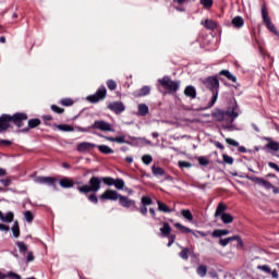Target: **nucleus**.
<instances>
[{"mask_svg":"<svg viewBox=\"0 0 279 279\" xmlns=\"http://www.w3.org/2000/svg\"><path fill=\"white\" fill-rule=\"evenodd\" d=\"M239 117V107L235 104H232L226 111L218 110L214 113L216 121L222 123V130L227 132H234L236 128L232 125L234 120Z\"/></svg>","mask_w":279,"mask_h":279,"instance_id":"1","label":"nucleus"},{"mask_svg":"<svg viewBox=\"0 0 279 279\" xmlns=\"http://www.w3.org/2000/svg\"><path fill=\"white\" fill-rule=\"evenodd\" d=\"M203 84L207 88H210L213 93L211 99L208 104V108H213V106L217 104V99L219 98V78H217L216 76H209L203 81Z\"/></svg>","mask_w":279,"mask_h":279,"instance_id":"2","label":"nucleus"},{"mask_svg":"<svg viewBox=\"0 0 279 279\" xmlns=\"http://www.w3.org/2000/svg\"><path fill=\"white\" fill-rule=\"evenodd\" d=\"M101 189V178L92 177L89 185H83L78 187L80 193H97Z\"/></svg>","mask_w":279,"mask_h":279,"instance_id":"3","label":"nucleus"},{"mask_svg":"<svg viewBox=\"0 0 279 279\" xmlns=\"http://www.w3.org/2000/svg\"><path fill=\"white\" fill-rule=\"evenodd\" d=\"M262 19L267 29L270 31L271 34H275V36H279L278 28H276V25L271 22V17H269V12L267 11V4L265 3L262 5Z\"/></svg>","mask_w":279,"mask_h":279,"instance_id":"4","label":"nucleus"},{"mask_svg":"<svg viewBox=\"0 0 279 279\" xmlns=\"http://www.w3.org/2000/svg\"><path fill=\"white\" fill-rule=\"evenodd\" d=\"M158 82L170 93H178L180 88V81H171L169 76H163L162 78H159Z\"/></svg>","mask_w":279,"mask_h":279,"instance_id":"5","label":"nucleus"},{"mask_svg":"<svg viewBox=\"0 0 279 279\" xmlns=\"http://www.w3.org/2000/svg\"><path fill=\"white\" fill-rule=\"evenodd\" d=\"M251 180L255 184H258V186H263L264 189H266V191H271V189H272V193L275 195H278L279 189L277 186H275L274 184H271V182H269L263 178H258V177H252Z\"/></svg>","mask_w":279,"mask_h":279,"instance_id":"6","label":"nucleus"},{"mask_svg":"<svg viewBox=\"0 0 279 279\" xmlns=\"http://www.w3.org/2000/svg\"><path fill=\"white\" fill-rule=\"evenodd\" d=\"M106 86H101L94 95L87 96V101H90V104H97L98 101H101V99H106Z\"/></svg>","mask_w":279,"mask_h":279,"instance_id":"7","label":"nucleus"},{"mask_svg":"<svg viewBox=\"0 0 279 279\" xmlns=\"http://www.w3.org/2000/svg\"><path fill=\"white\" fill-rule=\"evenodd\" d=\"M93 130H99L100 132H114V128L112 124L104 121V120H96L94 125H92Z\"/></svg>","mask_w":279,"mask_h":279,"instance_id":"8","label":"nucleus"},{"mask_svg":"<svg viewBox=\"0 0 279 279\" xmlns=\"http://www.w3.org/2000/svg\"><path fill=\"white\" fill-rule=\"evenodd\" d=\"M119 197H121V195L119 194V192L114 191V190H106L101 195H100V199L102 202L106 201H111V202H117V199H119Z\"/></svg>","mask_w":279,"mask_h":279,"instance_id":"9","label":"nucleus"},{"mask_svg":"<svg viewBox=\"0 0 279 279\" xmlns=\"http://www.w3.org/2000/svg\"><path fill=\"white\" fill-rule=\"evenodd\" d=\"M107 108L111 110V112H114V114H121L122 112H125V105L121 101L109 102Z\"/></svg>","mask_w":279,"mask_h":279,"instance_id":"10","label":"nucleus"},{"mask_svg":"<svg viewBox=\"0 0 279 279\" xmlns=\"http://www.w3.org/2000/svg\"><path fill=\"white\" fill-rule=\"evenodd\" d=\"M118 199L120 202V205L123 208H132V206H133L134 208H136L138 210V207H136V201H134L128 196H123V195H120V197Z\"/></svg>","mask_w":279,"mask_h":279,"instance_id":"11","label":"nucleus"},{"mask_svg":"<svg viewBox=\"0 0 279 279\" xmlns=\"http://www.w3.org/2000/svg\"><path fill=\"white\" fill-rule=\"evenodd\" d=\"M11 121L17 128H23V121H27V113H14L11 116Z\"/></svg>","mask_w":279,"mask_h":279,"instance_id":"12","label":"nucleus"},{"mask_svg":"<svg viewBox=\"0 0 279 279\" xmlns=\"http://www.w3.org/2000/svg\"><path fill=\"white\" fill-rule=\"evenodd\" d=\"M35 184H46L47 186H54L56 178L51 177H36L34 179Z\"/></svg>","mask_w":279,"mask_h":279,"instance_id":"13","label":"nucleus"},{"mask_svg":"<svg viewBox=\"0 0 279 279\" xmlns=\"http://www.w3.org/2000/svg\"><path fill=\"white\" fill-rule=\"evenodd\" d=\"M12 122V116L10 114H2L0 117V132H4L10 128V123Z\"/></svg>","mask_w":279,"mask_h":279,"instance_id":"14","label":"nucleus"},{"mask_svg":"<svg viewBox=\"0 0 279 279\" xmlns=\"http://www.w3.org/2000/svg\"><path fill=\"white\" fill-rule=\"evenodd\" d=\"M231 241H238V243H239L241 246H243V240H242L241 236H239V235H233V236H230V238L220 239V240H219V245H221V247H226V246H228V244H229Z\"/></svg>","mask_w":279,"mask_h":279,"instance_id":"15","label":"nucleus"},{"mask_svg":"<svg viewBox=\"0 0 279 279\" xmlns=\"http://www.w3.org/2000/svg\"><path fill=\"white\" fill-rule=\"evenodd\" d=\"M226 210H228V206L223 203H219L215 211V218L216 219H219V217L222 218L223 215H227Z\"/></svg>","mask_w":279,"mask_h":279,"instance_id":"16","label":"nucleus"},{"mask_svg":"<svg viewBox=\"0 0 279 279\" xmlns=\"http://www.w3.org/2000/svg\"><path fill=\"white\" fill-rule=\"evenodd\" d=\"M94 147H97V145L89 142H83L77 145V151H90V149H94Z\"/></svg>","mask_w":279,"mask_h":279,"instance_id":"17","label":"nucleus"},{"mask_svg":"<svg viewBox=\"0 0 279 279\" xmlns=\"http://www.w3.org/2000/svg\"><path fill=\"white\" fill-rule=\"evenodd\" d=\"M230 234V231L227 229H216L213 231L211 236L214 239H221V236H228Z\"/></svg>","mask_w":279,"mask_h":279,"instance_id":"18","label":"nucleus"},{"mask_svg":"<svg viewBox=\"0 0 279 279\" xmlns=\"http://www.w3.org/2000/svg\"><path fill=\"white\" fill-rule=\"evenodd\" d=\"M201 25H203V27H205L206 29H217V22L210 19L201 21Z\"/></svg>","mask_w":279,"mask_h":279,"instance_id":"19","label":"nucleus"},{"mask_svg":"<svg viewBox=\"0 0 279 279\" xmlns=\"http://www.w3.org/2000/svg\"><path fill=\"white\" fill-rule=\"evenodd\" d=\"M0 220L3 221V223H12V221H14V214L9 211L7 215H3V213L0 211Z\"/></svg>","mask_w":279,"mask_h":279,"instance_id":"20","label":"nucleus"},{"mask_svg":"<svg viewBox=\"0 0 279 279\" xmlns=\"http://www.w3.org/2000/svg\"><path fill=\"white\" fill-rule=\"evenodd\" d=\"M231 25H233V27H235L236 29H241V27L245 25V20H243V17L241 16H235L232 19Z\"/></svg>","mask_w":279,"mask_h":279,"instance_id":"21","label":"nucleus"},{"mask_svg":"<svg viewBox=\"0 0 279 279\" xmlns=\"http://www.w3.org/2000/svg\"><path fill=\"white\" fill-rule=\"evenodd\" d=\"M184 95L186 97H190L191 99H195V97H197V92L195 90V87L190 85V86L185 87Z\"/></svg>","mask_w":279,"mask_h":279,"instance_id":"22","label":"nucleus"},{"mask_svg":"<svg viewBox=\"0 0 279 279\" xmlns=\"http://www.w3.org/2000/svg\"><path fill=\"white\" fill-rule=\"evenodd\" d=\"M174 227L178 228V230H180V232H182L183 234H195V231H193L192 229L184 227V225L177 222L174 223Z\"/></svg>","mask_w":279,"mask_h":279,"instance_id":"23","label":"nucleus"},{"mask_svg":"<svg viewBox=\"0 0 279 279\" xmlns=\"http://www.w3.org/2000/svg\"><path fill=\"white\" fill-rule=\"evenodd\" d=\"M62 189H73V181L69 178H63L59 181Z\"/></svg>","mask_w":279,"mask_h":279,"instance_id":"24","label":"nucleus"},{"mask_svg":"<svg viewBox=\"0 0 279 279\" xmlns=\"http://www.w3.org/2000/svg\"><path fill=\"white\" fill-rule=\"evenodd\" d=\"M137 110L141 117H147V114H149V107L145 104H140Z\"/></svg>","mask_w":279,"mask_h":279,"instance_id":"25","label":"nucleus"},{"mask_svg":"<svg viewBox=\"0 0 279 279\" xmlns=\"http://www.w3.org/2000/svg\"><path fill=\"white\" fill-rule=\"evenodd\" d=\"M157 206H158V210H160V213H173V209H170L169 206H167V204L157 201Z\"/></svg>","mask_w":279,"mask_h":279,"instance_id":"26","label":"nucleus"},{"mask_svg":"<svg viewBox=\"0 0 279 279\" xmlns=\"http://www.w3.org/2000/svg\"><path fill=\"white\" fill-rule=\"evenodd\" d=\"M11 231L13 232V236L15 239H19V236H21V229L19 228V221H14L13 226L11 228Z\"/></svg>","mask_w":279,"mask_h":279,"instance_id":"27","label":"nucleus"},{"mask_svg":"<svg viewBox=\"0 0 279 279\" xmlns=\"http://www.w3.org/2000/svg\"><path fill=\"white\" fill-rule=\"evenodd\" d=\"M101 154H114V150L107 145H96Z\"/></svg>","mask_w":279,"mask_h":279,"instance_id":"28","label":"nucleus"},{"mask_svg":"<svg viewBox=\"0 0 279 279\" xmlns=\"http://www.w3.org/2000/svg\"><path fill=\"white\" fill-rule=\"evenodd\" d=\"M196 272L201 278H205L206 274H208V268L206 265H201L197 267Z\"/></svg>","mask_w":279,"mask_h":279,"instance_id":"29","label":"nucleus"},{"mask_svg":"<svg viewBox=\"0 0 279 279\" xmlns=\"http://www.w3.org/2000/svg\"><path fill=\"white\" fill-rule=\"evenodd\" d=\"M113 186H116L118 191H123V189H125V181H123V179H114Z\"/></svg>","mask_w":279,"mask_h":279,"instance_id":"30","label":"nucleus"},{"mask_svg":"<svg viewBox=\"0 0 279 279\" xmlns=\"http://www.w3.org/2000/svg\"><path fill=\"white\" fill-rule=\"evenodd\" d=\"M181 215L186 221H193V214L189 209H182Z\"/></svg>","mask_w":279,"mask_h":279,"instance_id":"31","label":"nucleus"},{"mask_svg":"<svg viewBox=\"0 0 279 279\" xmlns=\"http://www.w3.org/2000/svg\"><path fill=\"white\" fill-rule=\"evenodd\" d=\"M160 232L162 236H167L168 234H171V226H169V222L163 223V227L160 228Z\"/></svg>","mask_w":279,"mask_h":279,"instance_id":"32","label":"nucleus"},{"mask_svg":"<svg viewBox=\"0 0 279 279\" xmlns=\"http://www.w3.org/2000/svg\"><path fill=\"white\" fill-rule=\"evenodd\" d=\"M220 75H223L227 80H230V82H236V76L232 75L228 70L220 71Z\"/></svg>","mask_w":279,"mask_h":279,"instance_id":"33","label":"nucleus"},{"mask_svg":"<svg viewBox=\"0 0 279 279\" xmlns=\"http://www.w3.org/2000/svg\"><path fill=\"white\" fill-rule=\"evenodd\" d=\"M220 219H221L222 223H225V225L232 223V221H234V217H232V215H230V214L222 215V217Z\"/></svg>","mask_w":279,"mask_h":279,"instance_id":"34","label":"nucleus"},{"mask_svg":"<svg viewBox=\"0 0 279 279\" xmlns=\"http://www.w3.org/2000/svg\"><path fill=\"white\" fill-rule=\"evenodd\" d=\"M266 149H271V151H278L279 149L278 142H269L268 144H266Z\"/></svg>","mask_w":279,"mask_h":279,"instance_id":"35","label":"nucleus"},{"mask_svg":"<svg viewBox=\"0 0 279 279\" xmlns=\"http://www.w3.org/2000/svg\"><path fill=\"white\" fill-rule=\"evenodd\" d=\"M101 182L106 184L107 186H114V179L110 177H104L101 178Z\"/></svg>","mask_w":279,"mask_h":279,"instance_id":"36","label":"nucleus"},{"mask_svg":"<svg viewBox=\"0 0 279 279\" xmlns=\"http://www.w3.org/2000/svg\"><path fill=\"white\" fill-rule=\"evenodd\" d=\"M57 128L61 131V132H73V126L69 125V124H59L57 125Z\"/></svg>","mask_w":279,"mask_h":279,"instance_id":"37","label":"nucleus"},{"mask_svg":"<svg viewBox=\"0 0 279 279\" xmlns=\"http://www.w3.org/2000/svg\"><path fill=\"white\" fill-rule=\"evenodd\" d=\"M141 202L142 206H151V204H154V201H151V197L149 196H143Z\"/></svg>","mask_w":279,"mask_h":279,"instance_id":"38","label":"nucleus"},{"mask_svg":"<svg viewBox=\"0 0 279 279\" xmlns=\"http://www.w3.org/2000/svg\"><path fill=\"white\" fill-rule=\"evenodd\" d=\"M24 219L27 221V223H32V221H34V214H32L29 210L25 211Z\"/></svg>","mask_w":279,"mask_h":279,"instance_id":"39","label":"nucleus"},{"mask_svg":"<svg viewBox=\"0 0 279 279\" xmlns=\"http://www.w3.org/2000/svg\"><path fill=\"white\" fill-rule=\"evenodd\" d=\"M153 173H154V175H163L165 169H162L160 167L153 166Z\"/></svg>","mask_w":279,"mask_h":279,"instance_id":"40","label":"nucleus"},{"mask_svg":"<svg viewBox=\"0 0 279 279\" xmlns=\"http://www.w3.org/2000/svg\"><path fill=\"white\" fill-rule=\"evenodd\" d=\"M38 125H40V120L38 119L28 120V128L34 129V128H38Z\"/></svg>","mask_w":279,"mask_h":279,"instance_id":"41","label":"nucleus"},{"mask_svg":"<svg viewBox=\"0 0 279 279\" xmlns=\"http://www.w3.org/2000/svg\"><path fill=\"white\" fill-rule=\"evenodd\" d=\"M153 161L154 158L151 157V155H144L142 157V162H144V165H151Z\"/></svg>","mask_w":279,"mask_h":279,"instance_id":"42","label":"nucleus"},{"mask_svg":"<svg viewBox=\"0 0 279 279\" xmlns=\"http://www.w3.org/2000/svg\"><path fill=\"white\" fill-rule=\"evenodd\" d=\"M198 165L202 167H208V165H210V160L206 157H198Z\"/></svg>","mask_w":279,"mask_h":279,"instance_id":"43","label":"nucleus"},{"mask_svg":"<svg viewBox=\"0 0 279 279\" xmlns=\"http://www.w3.org/2000/svg\"><path fill=\"white\" fill-rule=\"evenodd\" d=\"M189 254H191V251L189 248H183L179 256H181L183 260H189Z\"/></svg>","mask_w":279,"mask_h":279,"instance_id":"44","label":"nucleus"},{"mask_svg":"<svg viewBox=\"0 0 279 279\" xmlns=\"http://www.w3.org/2000/svg\"><path fill=\"white\" fill-rule=\"evenodd\" d=\"M150 90L149 86H144L140 89V96L145 97V95H149Z\"/></svg>","mask_w":279,"mask_h":279,"instance_id":"45","label":"nucleus"},{"mask_svg":"<svg viewBox=\"0 0 279 279\" xmlns=\"http://www.w3.org/2000/svg\"><path fill=\"white\" fill-rule=\"evenodd\" d=\"M180 169H191L193 167V163L189 161H179Z\"/></svg>","mask_w":279,"mask_h":279,"instance_id":"46","label":"nucleus"},{"mask_svg":"<svg viewBox=\"0 0 279 279\" xmlns=\"http://www.w3.org/2000/svg\"><path fill=\"white\" fill-rule=\"evenodd\" d=\"M107 87L109 88V90H117V82H114L113 80L107 81Z\"/></svg>","mask_w":279,"mask_h":279,"instance_id":"47","label":"nucleus"},{"mask_svg":"<svg viewBox=\"0 0 279 279\" xmlns=\"http://www.w3.org/2000/svg\"><path fill=\"white\" fill-rule=\"evenodd\" d=\"M201 5L208 10L209 8H213V0H201Z\"/></svg>","mask_w":279,"mask_h":279,"instance_id":"48","label":"nucleus"},{"mask_svg":"<svg viewBox=\"0 0 279 279\" xmlns=\"http://www.w3.org/2000/svg\"><path fill=\"white\" fill-rule=\"evenodd\" d=\"M257 269L265 271L266 274H271V268L268 265L257 266Z\"/></svg>","mask_w":279,"mask_h":279,"instance_id":"49","label":"nucleus"},{"mask_svg":"<svg viewBox=\"0 0 279 279\" xmlns=\"http://www.w3.org/2000/svg\"><path fill=\"white\" fill-rule=\"evenodd\" d=\"M16 245L21 253L27 252V245H25L23 242H16Z\"/></svg>","mask_w":279,"mask_h":279,"instance_id":"50","label":"nucleus"},{"mask_svg":"<svg viewBox=\"0 0 279 279\" xmlns=\"http://www.w3.org/2000/svg\"><path fill=\"white\" fill-rule=\"evenodd\" d=\"M51 110H52L53 112H57V114H62V113L64 112V109H62V108H60V107H58V106H56V105H52V106H51Z\"/></svg>","mask_w":279,"mask_h":279,"instance_id":"51","label":"nucleus"},{"mask_svg":"<svg viewBox=\"0 0 279 279\" xmlns=\"http://www.w3.org/2000/svg\"><path fill=\"white\" fill-rule=\"evenodd\" d=\"M62 106H73V100L71 98H64L61 100Z\"/></svg>","mask_w":279,"mask_h":279,"instance_id":"52","label":"nucleus"},{"mask_svg":"<svg viewBox=\"0 0 279 279\" xmlns=\"http://www.w3.org/2000/svg\"><path fill=\"white\" fill-rule=\"evenodd\" d=\"M226 143L228 145H232L233 147H239V142L232 140V138H226Z\"/></svg>","mask_w":279,"mask_h":279,"instance_id":"53","label":"nucleus"},{"mask_svg":"<svg viewBox=\"0 0 279 279\" xmlns=\"http://www.w3.org/2000/svg\"><path fill=\"white\" fill-rule=\"evenodd\" d=\"M223 161L227 163V165H232V162H234V159L228 155H223Z\"/></svg>","mask_w":279,"mask_h":279,"instance_id":"54","label":"nucleus"},{"mask_svg":"<svg viewBox=\"0 0 279 279\" xmlns=\"http://www.w3.org/2000/svg\"><path fill=\"white\" fill-rule=\"evenodd\" d=\"M5 278H11V279H21V276H19L17 274L14 272H8L7 275H4Z\"/></svg>","mask_w":279,"mask_h":279,"instance_id":"55","label":"nucleus"},{"mask_svg":"<svg viewBox=\"0 0 279 279\" xmlns=\"http://www.w3.org/2000/svg\"><path fill=\"white\" fill-rule=\"evenodd\" d=\"M116 143H119V144L128 143V142L125 141V135L117 136V137H116Z\"/></svg>","mask_w":279,"mask_h":279,"instance_id":"56","label":"nucleus"},{"mask_svg":"<svg viewBox=\"0 0 279 279\" xmlns=\"http://www.w3.org/2000/svg\"><path fill=\"white\" fill-rule=\"evenodd\" d=\"M268 167H270V169H274L275 171H277V173H279V166L272 161L268 162Z\"/></svg>","mask_w":279,"mask_h":279,"instance_id":"57","label":"nucleus"},{"mask_svg":"<svg viewBox=\"0 0 279 279\" xmlns=\"http://www.w3.org/2000/svg\"><path fill=\"white\" fill-rule=\"evenodd\" d=\"M89 202H92L93 204H97L99 202V199L97 198V195L92 194L88 196Z\"/></svg>","mask_w":279,"mask_h":279,"instance_id":"58","label":"nucleus"},{"mask_svg":"<svg viewBox=\"0 0 279 279\" xmlns=\"http://www.w3.org/2000/svg\"><path fill=\"white\" fill-rule=\"evenodd\" d=\"M141 215H147V206L146 205H142L141 208H138Z\"/></svg>","mask_w":279,"mask_h":279,"instance_id":"59","label":"nucleus"},{"mask_svg":"<svg viewBox=\"0 0 279 279\" xmlns=\"http://www.w3.org/2000/svg\"><path fill=\"white\" fill-rule=\"evenodd\" d=\"M0 230L2 232H10V227H8L7 225L0 223Z\"/></svg>","mask_w":279,"mask_h":279,"instance_id":"60","label":"nucleus"},{"mask_svg":"<svg viewBox=\"0 0 279 279\" xmlns=\"http://www.w3.org/2000/svg\"><path fill=\"white\" fill-rule=\"evenodd\" d=\"M32 262H34V253L28 252V254H27V263H32Z\"/></svg>","mask_w":279,"mask_h":279,"instance_id":"61","label":"nucleus"},{"mask_svg":"<svg viewBox=\"0 0 279 279\" xmlns=\"http://www.w3.org/2000/svg\"><path fill=\"white\" fill-rule=\"evenodd\" d=\"M0 145L10 146V145H12V142H11V141H8V140H0Z\"/></svg>","mask_w":279,"mask_h":279,"instance_id":"62","label":"nucleus"},{"mask_svg":"<svg viewBox=\"0 0 279 279\" xmlns=\"http://www.w3.org/2000/svg\"><path fill=\"white\" fill-rule=\"evenodd\" d=\"M0 182H1V184H3V186H10V184H11V181L8 179L0 180Z\"/></svg>","mask_w":279,"mask_h":279,"instance_id":"63","label":"nucleus"},{"mask_svg":"<svg viewBox=\"0 0 279 279\" xmlns=\"http://www.w3.org/2000/svg\"><path fill=\"white\" fill-rule=\"evenodd\" d=\"M270 274H271V277L275 278V279H278L279 278V275H278V270H270Z\"/></svg>","mask_w":279,"mask_h":279,"instance_id":"64","label":"nucleus"}]
</instances>
